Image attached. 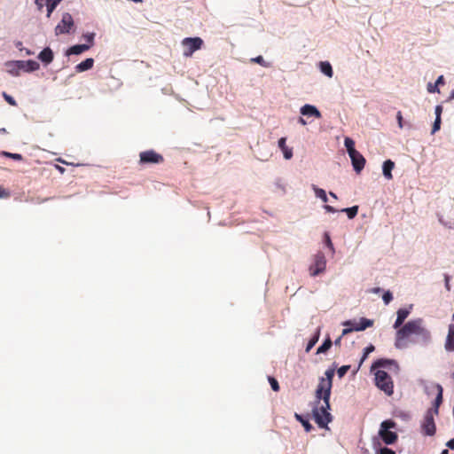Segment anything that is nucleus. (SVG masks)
Returning <instances> with one entry per match:
<instances>
[{"mask_svg": "<svg viewBox=\"0 0 454 454\" xmlns=\"http://www.w3.org/2000/svg\"><path fill=\"white\" fill-rule=\"evenodd\" d=\"M394 168H395V162L392 161L391 160H387L386 161H384L383 167H382L383 175L387 179L390 180L393 178L391 172Z\"/></svg>", "mask_w": 454, "mask_h": 454, "instance_id": "20", "label": "nucleus"}, {"mask_svg": "<svg viewBox=\"0 0 454 454\" xmlns=\"http://www.w3.org/2000/svg\"><path fill=\"white\" fill-rule=\"evenodd\" d=\"M336 345L340 344V337L338 338L335 342H334Z\"/></svg>", "mask_w": 454, "mask_h": 454, "instance_id": "56", "label": "nucleus"}, {"mask_svg": "<svg viewBox=\"0 0 454 454\" xmlns=\"http://www.w3.org/2000/svg\"><path fill=\"white\" fill-rule=\"evenodd\" d=\"M325 242H326V245L327 247H329L330 248H333V243L331 241V239L329 237V235L327 233H325Z\"/></svg>", "mask_w": 454, "mask_h": 454, "instance_id": "47", "label": "nucleus"}, {"mask_svg": "<svg viewBox=\"0 0 454 454\" xmlns=\"http://www.w3.org/2000/svg\"><path fill=\"white\" fill-rule=\"evenodd\" d=\"M0 133H4V134L7 133L6 129L5 128H1L0 129Z\"/></svg>", "mask_w": 454, "mask_h": 454, "instance_id": "54", "label": "nucleus"}, {"mask_svg": "<svg viewBox=\"0 0 454 454\" xmlns=\"http://www.w3.org/2000/svg\"><path fill=\"white\" fill-rule=\"evenodd\" d=\"M312 188L317 198H320L324 202H327V195L324 189L318 188L316 185H312Z\"/></svg>", "mask_w": 454, "mask_h": 454, "instance_id": "27", "label": "nucleus"}, {"mask_svg": "<svg viewBox=\"0 0 454 454\" xmlns=\"http://www.w3.org/2000/svg\"><path fill=\"white\" fill-rule=\"evenodd\" d=\"M301 114L302 115L315 116L317 119L321 118L320 112L317 109L316 106H311V105H304L301 108Z\"/></svg>", "mask_w": 454, "mask_h": 454, "instance_id": "15", "label": "nucleus"}, {"mask_svg": "<svg viewBox=\"0 0 454 454\" xmlns=\"http://www.w3.org/2000/svg\"><path fill=\"white\" fill-rule=\"evenodd\" d=\"M329 194H330V196H332L333 198L337 199V196H336V194H335L334 192H329Z\"/></svg>", "mask_w": 454, "mask_h": 454, "instance_id": "55", "label": "nucleus"}, {"mask_svg": "<svg viewBox=\"0 0 454 454\" xmlns=\"http://www.w3.org/2000/svg\"><path fill=\"white\" fill-rule=\"evenodd\" d=\"M39 68V64L34 60H27L26 62V70L27 71H35Z\"/></svg>", "mask_w": 454, "mask_h": 454, "instance_id": "30", "label": "nucleus"}, {"mask_svg": "<svg viewBox=\"0 0 454 454\" xmlns=\"http://www.w3.org/2000/svg\"><path fill=\"white\" fill-rule=\"evenodd\" d=\"M94 37H95L94 33H87V34L83 35V38L88 43H86V45H90V47H91L94 43Z\"/></svg>", "mask_w": 454, "mask_h": 454, "instance_id": "35", "label": "nucleus"}, {"mask_svg": "<svg viewBox=\"0 0 454 454\" xmlns=\"http://www.w3.org/2000/svg\"><path fill=\"white\" fill-rule=\"evenodd\" d=\"M395 427L396 423L392 419H387L381 422L379 435L386 444H393L397 441V434L390 431V429Z\"/></svg>", "mask_w": 454, "mask_h": 454, "instance_id": "4", "label": "nucleus"}, {"mask_svg": "<svg viewBox=\"0 0 454 454\" xmlns=\"http://www.w3.org/2000/svg\"><path fill=\"white\" fill-rule=\"evenodd\" d=\"M441 454H449V450H443Z\"/></svg>", "mask_w": 454, "mask_h": 454, "instance_id": "57", "label": "nucleus"}, {"mask_svg": "<svg viewBox=\"0 0 454 454\" xmlns=\"http://www.w3.org/2000/svg\"><path fill=\"white\" fill-rule=\"evenodd\" d=\"M396 120H397V122H398V127L400 129H403L404 124H403V115H402L401 111L397 112V114H396Z\"/></svg>", "mask_w": 454, "mask_h": 454, "instance_id": "41", "label": "nucleus"}, {"mask_svg": "<svg viewBox=\"0 0 454 454\" xmlns=\"http://www.w3.org/2000/svg\"><path fill=\"white\" fill-rule=\"evenodd\" d=\"M447 447L450 448V450H454V438L450 439V441L447 442L446 443Z\"/></svg>", "mask_w": 454, "mask_h": 454, "instance_id": "50", "label": "nucleus"}, {"mask_svg": "<svg viewBox=\"0 0 454 454\" xmlns=\"http://www.w3.org/2000/svg\"><path fill=\"white\" fill-rule=\"evenodd\" d=\"M35 4L38 6L39 11H41L44 4H46V0H35Z\"/></svg>", "mask_w": 454, "mask_h": 454, "instance_id": "46", "label": "nucleus"}, {"mask_svg": "<svg viewBox=\"0 0 454 454\" xmlns=\"http://www.w3.org/2000/svg\"><path fill=\"white\" fill-rule=\"evenodd\" d=\"M320 70L323 74H325L326 76H328L330 78L333 77V71L332 66L327 61L320 62Z\"/></svg>", "mask_w": 454, "mask_h": 454, "instance_id": "22", "label": "nucleus"}, {"mask_svg": "<svg viewBox=\"0 0 454 454\" xmlns=\"http://www.w3.org/2000/svg\"><path fill=\"white\" fill-rule=\"evenodd\" d=\"M294 417L298 421H300L302 424L306 432H309L312 429V426L309 424L308 420L304 419L301 415L295 413Z\"/></svg>", "mask_w": 454, "mask_h": 454, "instance_id": "29", "label": "nucleus"}, {"mask_svg": "<svg viewBox=\"0 0 454 454\" xmlns=\"http://www.w3.org/2000/svg\"><path fill=\"white\" fill-rule=\"evenodd\" d=\"M317 340H318V335H317V336H315L314 338H312V339L309 341V343H308V345H307V348H306V351H307V352H309V351L312 348V347L317 343Z\"/></svg>", "mask_w": 454, "mask_h": 454, "instance_id": "40", "label": "nucleus"}, {"mask_svg": "<svg viewBox=\"0 0 454 454\" xmlns=\"http://www.w3.org/2000/svg\"><path fill=\"white\" fill-rule=\"evenodd\" d=\"M251 62L257 63V64H259V65H261L262 67H270V63L266 62L264 60V59L262 58V56H257L255 58L251 59Z\"/></svg>", "mask_w": 454, "mask_h": 454, "instance_id": "31", "label": "nucleus"}, {"mask_svg": "<svg viewBox=\"0 0 454 454\" xmlns=\"http://www.w3.org/2000/svg\"><path fill=\"white\" fill-rule=\"evenodd\" d=\"M441 128V118H435L432 128V134H434Z\"/></svg>", "mask_w": 454, "mask_h": 454, "instance_id": "39", "label": "nucleus"}, {"mask_svg": "<svg viewBox=\"0 0 454 454\" xmlns=\"http://www.w3.org/2000/svg\"><path fill=\"white\" fill-rule=\"evenodd\" d=\"M382 299L385 304H388L393 300L392 293L390 291L385 292Z\"/></svg>", "mask_w": 454, "mask_h": 454, "instance_id": "38", "label": "nucleus"}, {"mask_svg": "<svg viewBox=\"0 0 454 454\" xmlns=\"http://www.w3.org/2000/svg\"><path fill=\"white\" fill-rule=\"evenodd\" d=\"M344 145L348 154H354V153L356 152L355 149V142L352 138L346 137L344 140Z\"/></svg>", "mask_w": 454, "mask_h": 454, "instance_id": "24", "label": "nucleus"}, {"mask_svg": "<svg viewBox=\"0 0 454 454\" xmlns=\"http://www.w3.org/2000/svg\"><path fill=\"white\" fill-rule=\"evenodd\" d=\"M445 349L454 351V325L449 326L448 335L445 341Z\"/></svg>", "mask_w": 454, "mask_h": 454, "instance_id": "16", "label": "nucleus"}, {"mask_svg": "<svg viewBox=\"0 0 454 454\" xmlns=\"http://www.w3.org/2000/svg\"><path fill=\"white\" fill-rule=\"evenodd\" d=\"M326 260L322 253H317L314 258V263L309 267L310 275L315 277L325 270Z\"/></svg>", "mask_w": 454, "mask_h": 454, "instance_id": "10", "label": "nucleus"}, {"mask_svg": "<svg viewBox=\"0 0 454 454\" xmlns=\"http://www.w3.org/2000/svg\"><path fill=\"white\" fill-rule=\"evenodd\" d=\"M325 378H321L316 390V403L320 404V401L323 403H328L330 401L331 389L333 386V378L334 376V370L328 369L325 372Z\"/></svg>", "mask_w": 454, "mask_h": 454, "instance_id": "2", "label": "nucleus"}, {"mask_svg": "<svg viewBox=\"0 0 454 454\" xmlns=\"http://www.w3.org/2000/svg\"><path fill=\"white\" fill-rule=\"evenodd\" d=\"M374 350V346L373 345H369L368 347H366L364 348V355L361 358V361H360V364H359V366L364 363V361L367 358L368 355L372 352Z\"/></svg>", "mask_w": 454, "mask_h": 454, "instance_id": "33", "label": "nucleus"}, {"mask_svg": "<svg viewBox=\"0 0 454 454\" xmlns=\"http://www.w3.org/2000/svg\"><path fill=\"white\" fill-rule=\"evenodd\" d=\"M163 161V156L153 150L141 152L139 154V163L143 165L160 164L162 163Z\"/></svg>", "mask_w": 454, "mask_h": 454, "instance_id": "8", "label": "nucleus"}, {"mask_svg": "<svg viewBox=\"0 0 454 454\" xmlns=\"http://www.w3.org/2000/svg\"><path fill=\"white\" fill-rule=\"evenodd\" d=\"M3 97L5 99V101L10 104L11 106H16L17 102L16 100L10 95H8L6 92L3 93Z\"/></svg>", "mask_w": 454, "mask_h": 454, "instance_id": "36", "label": "nucleus"}, {"mask_svg": "<svg viewBox=\"0 0 454 454\" xmlns=\"http://www.w3.org/2000/svg\"><path fill=\"white\" fill-rule=\"evenodd\" d=\"M74 27V20L70 13L66 12L62 15L60 22L55 27V34L57 35L69 33L70 29Z\"/></svg>", "mask_w": 454, "mask_h": 454, "instance_id": "9", "label": "nucleus"}, {"mask_svg": "<svg viewBox=\"0 0 454 454\" xmlns=\"http://www.w3.org/2000/svg\"><path fill=\"white\" fill-rule=\"evenodd\" d=\"M2 155L7 157V158H11V159H13L15 160H23V156L20 153H8V152H2Z\"/></svg>", "mask_w": 454, "mask_h": 454, "instance_id": "32", "label": "nucleus"}, {"mask_svg": "<svg viewBox=\"0 0 454 454\" xmlns=\"http://www.w3.org/2000/svg\"><path fill=\"white\" fill-rule=\"evenodd\" d=\"M437 390H438V395L435 398V401H434V412L437 414L438 413V407L440 406V404L442 403V387L441 385H437Z\"/></svg>", "mask_w": 454, "mask_h": 454, "instance_id": "25", "label": "nucleus"}, {"mask_svg": "<svg viewBox=\"0 0 454 454\" xmlns=\"http://www.w3.org/2000/svg\"><path fill=\"white\" fill-rule=\"evenodd\" d=\"M450 98H454V90L452 91Z\"/></svg>", "mask_w": 454, "mask_h": 454, "instance_id": "58", "label": "nucleus"}, {"mask_svg": "<svg viewBox=\"0 0 454 454\" xmlns=\"http://www.w3.org/2000/svg\"><path fill=\"white\" fill-rule=\"evenodd\" d=\"M376 386L384 393L390 396L394 393V383L391 377L383 370H378L375 372Z\"/></svg>", "mask_w": 454, "mask_h": 454, "instance_id": "5", "label": "nucleus"}, {"mask_svg": "<svg viewBox=\"0 0 454 454\" xmlns=\"http://www.w3.org/2000/svg\"><path fill=\"white\" fill-rule=\"evenodd\" d=\"M413 334L422 336L426 340L430 338V333L423 326V319L411 320L399 328L396 332L395 346L403 347L404 340Z\"/></svg>", "mask_w": 454, "mask_h": 454, "instance_id": "1", "label": "nucleus"}, {"mask_svg": "<svg viewBox=\"0 0 454 454\" xmlns=\"http://www.w3.org/2000/svg\"><path fill=\"white\" fill-rule=\"evenodd\" d=\"M422 429H423V432L425 434L427 435H434L435 434V424H434V417H433V413H432V411L429 410L425 418H424V422L422 424Z\"/></svg>", "mask_w": 454, "mask_h": 454, "instance_id": "11", "label": "nucleus"}, {"mask_svg": "<svg viewBox=\"0 0 454 454\" xmlns=\"http://www.w3.org/2000/svg\"><path fill=\"white\" fill-rule=\"evenodd\" d=\"M442 113V106H436L435 107V118H441V114Z\"/></svg>", "mask_w": 454, "mask_h": 454, "instance_id": "45", "label": "nucleus"}, {"mask_svg": "<svg viewBox=\"0 0 454 454\" xmlns=\"http://www.w3.org/2000/svg\"><path fill=\"white\" fill-rule=\"evenodd\" d=\"M411 310L409 309H399L396 312L397 317L394 324V328L399 329L403 324L404 320L408 317Z\"/></svg>", "mask_w": 454, "mask_h": 454, "instance_id": "14", "label": "nucleus"}, {"mask_svg": "<svg viewBox=\"0 0 454 454\" xmlns=\"http://www.w3.org/2000/svg\"><path fill=\"white\" fill-rule=\"evenodd\" d=\"M373 321L367 318H361L359 322L356 321H346L343 323V325L348 326V328H344L342 330V336L350 333L353 331H364L368 327L372 326Z\"/></svg>", "mask_w": 454, "mask_h": 454, "instance_id": "6", "label": "nucleus"}, {"mask_svg": "<svg viewBox=\"0 0 454 454\" xmlns=\"http://www.w3.org/2000/svg\"><path fill=\"white\" fill-rule=\"evenodd\" d=\"M299 122H300L301 124H302V125H306V124H307L306 121H305L302 117H300V118H299Z\"/></svg>", "mask_w": 454, "mask_h": 454, "instance_id": "53", "label": "nucleus"}, {"mask_svg": "<svg viewBox=\"0 0 454 454\" xmlns=\"http://www.w3.org/2000/svg\"><path fill=\"white\" fill-rule=\"evenodd\" d=\"M449 281H450L449 276H445V286H446L447 290H450V283H449Z\"/></svg>", "mask_w": 454, "mask_h": 454, "instance_id": "51", "label": "nucleus"}, {"mask_svg": "<svg viewBox=\"0 0 454 454\" xmlns=\"http://www.w3.org/2000/svg\"><path fill=\"white\" fill-rule=\"evenodd\" d=\"M372 292L374 293V294H379L380 292H381V288L374 287V288L372 289Z\"/></svg>", "mask_w": 454, "mask_h": 454, "instance_id": "52", "label": "nucleus"}, {"mask_svg": "<svg viewBox=\"0 0 454 454\" xmlns=\"http://www.w3.org/2000/svg\"><path fill=\"white\" fill-rule=\"evenodd\" d=\"M329 410L330 401H328V403H323L322 404H316L313 407L312 413L315 422L321 428L326 427L328 423H330L333 419Z\"/></svg>", "mask_w": 454, "mask_h": 454, "instance_id": "3", "label": "nucleus"}, {"mask_svg": "<svg viewBox=\"0 0 454 454\" xmlns=\"http://www.w3.org/2000/svg\"><path fill=\"white\" fill-rule=\"evenodd\" d=\"M94 59L92 58H88L85 60L82 61L75 67V70L78 73H82L87 70H90L93 67Z\"/></svg>", "mask_w": 454, "mask_h": 454, "instance_id": "17", "label": "nucleus"}, {"mask_svg": "<svg viewBox=\"0 0 454 454\" xmlns=\"http://www.w3.org/2000/svg\"><path fill=\"white\" fill-rule=\"evenodd\" d=\"M10 193L8 191H6L5 189H4L1 185H0V198H7L9 197Z\"/></svg>", "mask_w": 454, "mask_h": 454, "instance_id": "44", "label": "nucleus"}, {"mask_svg": "<svg viewBox=\"0 0 454 454\" xmlns=\"http://www.w3.org/2000/svg\"><path fill=\"white\" fill-rule=\"evenodd\" d=\"M325 209L329 213H335L337 210L330 205H325Z\"/></svg>", "mask_w": 454, "mask_h": 454, "instance_id": "49", "label": "nucleus"}, {"mask_svg": "<svg viewBox=\"0 0 454 454\" xmlns=\"http://www.w3.org/2000/svg\"><path fill=\"white\" fill-rule=\"evenodd\" d=\"M434 83L437 88L439 85L443 84L444 83L443 76L442 75L439 76Z\"/></svg>", "mask_w": 454, "mask_h": 454, "instance_id": "48", "label": "nucleus"}, {"mask_svg": "<svg viewBox=\"0 0 454 454\" xmlns=\"http://www.w3.org/2000/svg\"><path fill=\"white\" fill-rule=\"evenodd\" d=\"M380 454H395V452L387 447H383L380 450Z\"/></svg>", "mask_w": 454, "mask_h": 454, "instance_id": "43", "label": "nucleus"}, {"mask_svg": "<svg viewBox=\"0 0 454 454\" xmlns=\"http://www.w3.org/2000/svg\"><path fill=\"white\" fill-rule=\"evenodd\" d=\"M286 137H281L278 140V147L282 151L285 159L290 160L293 157V150H292V148H289L286 146Z\"/></svg>", "mask_w": 454, "mask_h": 454, "instance_id": "18", "label": "nucleus"}, {"mask_svg": "<svg viewBox=\"0 0 454 454\" xmlns=\"http://www.w3.org/2000/svg\"><path fill=\"white\" fill-rule=\"evenodd\" d=\"M348 155L351 159L354 169L356 173H360L361 170L364 168L366 162L364 157L358 151L355 152L354 154Z\"/></svg>", "mask_w": 454, "mask_h": 454, "instance_id": "12", "label": "nucleus"}, {"mask_svg": "<svg viewBox=\"0 0 454 454\" xmlns=\"http://www.w3.org/2000/svg\"><path fill=\"white\" fill-rule=\"evenodd\" d=\"M61 2V0H46V7H47V17L49 18L51 12L55 10L57 5Z\"/></svg>", "mask_w": 454, "mask_h": 454, "instance_id": "23", "label": "nucleus"}, {"mask_svg": "<svg viewBox=\"0 0 454 454\" xmlns=\"http://www.w3.org/2000/svg\"><path fill=\"white\" fill-rule=\"evenodd\" d=\"M90 48V45L76 44L67 51V55H79Z\"/></svg>", "mask_w": 454, "mask_h": 454, "instance_id": "19", "label": "nucleus"}, {"mask_svg": "<svg viewBox=\"0 0 454 454\" xmlns=\"http://www.w3.org/2000/svg\"><path fill=\"white\" fill-rule=\"evenodd\" d=\"M341 212L347 213L348 217L349 219H353L357 215L358 206L343 208V209H341Z\"/></svg>", "mask_w": 454, "mask_h": 454, "instance_id": "28", "label": "nucleus"}, {"mask_svg": "<svg viewBox=\"0 0 454 454\" xmlns=\"http://www.w3.org/2000/svg\"><path fill=\"white\" fill-rule=\"evenodd\" d=\"M182 44L184 47V55L191 57L195 51L202 47L203 41L200 37H187L183 40Z\"/></svg>", "mask_w": 454, "mask_h": 454, "instance_id": "7", "label": "nucleus"}, {"mask_svg": "<svg viewBox=\"0 0 454 454\" xmlns=\"http://www.w3.org/2000/svg\"><path fill=\"white\" fill-rule=\"evenodd\" d=\"M332 340L330 338H327L321 346L317 348V353H325L332 347Z\"/></svg>", "mask_w": 454, "mask_h": 454, "instance_id": "26", "label": "nucleus"}, {"mask_svg": "<svg viewBox=\"0 0 454 454\" xmlns=\"http://www.w3.org/2000/svg\"><path fill=\"white\" fill-rule=\"evenodd\" d=\"M395 367V369L398 368V365L395 360L390 359H378L375 361L372 366V369H377V368H391Z\"/></svg>", "mask_w": 454, "mask_h": 454, "instance_id": "13", "label": "nucleus"}, {"mask_svg": "<svg viewBox=\"0 0 454 454\" xmlns=\"http://www.w3.org/2000/svg\"><path fill=\"white\" fill-rule=\"evenodd\" d=\"M453 320H454V313H453V317H452Z\"/></svg>", "mask_w": 454, "mask_h": 454, "instance_id": "59", "label": "nucleus"}, {"mask_svg": "<svg viewBox=\"0 0 454 454\" xmlns=\"http://www.w3.org/2000/svg\"><path fill=\"white\" fill-rule=\"evenodd\" d=\"M268 380H269V383L270 384L271 388H272L275 392L279 391V384H278V380H277L275 378H273V377L270 376V377L268 378Z\"/></svg>", "mask_w": 454, "mask_h": 454, "instance_id": "34", "label": "nucleus"}, {"mask_svg": "<svg viewBox=\"0 0 454 454\" xmlns=\"http://www.w3.org/2000/svg\"><path fill=\"white\" fill-rule=\"evenodd\" d=\"M38 58L42 62L50 64L53 60V52L50 48H45L40 52Z\"/></svg>", "mask_w": 454, "mask_h": 454, "instance_id": "21", "label": "nucleus"}, {"mask_svg": "<svg viewBox=\"0 0 454 454\" xmlns=\"http://www.w3.org/2000/svg\"><path fill=\"white\" fill-rule=\"evenodd\" d=\"M350 366L349 365H343L341 367H340L337 371V373H338V376L340 378H342L345 376V374L348 372V371L349 370Z\"/></svg>", "mask_w": 454, "mask_h": 454, "instance_id": "37", "label": "nucleus"}, {"mask_svg": "<svg viewBox=\"0 0 454 454\" xmlns=\"http://www.w3.org/2000/svg\"><path fill=\"white\" fill-rule=\"evenodd\" d=\"M427 91L429 93L440 92L439 89L436 87L435 83H428L427 84Z\"/></svg>", "mask_w": 454, "mask_h": 454, "instance_id": "42", "label": "nucleus"}]
</instances>
